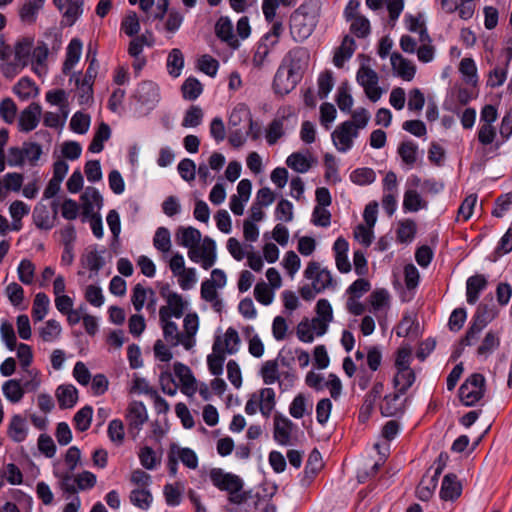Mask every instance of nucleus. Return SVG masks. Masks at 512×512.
<instances>
[{
	"label": "nucleus",
	"mask_w": 512,
	"mask_h": 512,
	"mask_svg": "<svg viewBox=\"0 0 512 512\" xmlns=\"http://www.w3.org/2000/svg\"><path fill=\"white\" fill-rule=\"evenodd\" d=\"M159 292L166 302L159 309V323L164 339L171 346H181L186 351L194 350L200 328L198 314L190 312L184 315L189 302L171 290L168 284L163 285Z\"/></svg>",
	"instance_id": "obj_1"
},
{
	"label": "nucleus",
	"mask_w": 512,
	"mask_h": 512,
	"mask_svg": "<svg viewBox=\"0 0 512 512\" xmlns=\"http://www.w3.org/2000/svg\"><path fill=\"white\" fill-rule=\"evenodd\" d=\"M308 53L303 49L291 51L279 65L272 83L275 94L285 96L295 89L308 68Z\"/></svg>",
	"instance_id": "obj_2"
},
{
	"label": "nucleus",
	"mask_w": 512,
	"mask_h": 512,
	"mask_svg": "<svg viewBox=\"0 0 512 512\" xmlns=\"http://www.w3.org/2000/svg\"><path fill=\"white\" fill-rule=\"evenodd\" d=\"M26 374L28 380L24 384L18 379H9L2 384V393L11 404L20 403L26 391H37L42 385V375L38 369L26 370Z\"/></svg>",
	"instance_id": "obj_3"
},
{
	"label": "nucleus",
	"mask_w": 512,
	"mask_h": 512,
	"mask_svg": "<svg viewBox=\"0 0 512 512\" xmlns=\"http://www.w3.org/2000/svg\"><path fill=\"white\" fill-rule=\"evenodd\" d=\"M311 3L301 5L291 16L290 32L296 41L307 39L316 27L315 11H310Z\"/></svg>",
	"instance_id": "obj_4"
},
{
	"label": "nucleus",
	"mask_w": 512,
	"mask_h": 512,
	"mask_svg": "<svg viewBox=\"0 0 512 512\" xmlns=\"http://www.w3.org/2000/svg\"><path fill=\"white\" fill-rule=\"evenodd\" d=\"M34 39L23 37L18 39L13 46V63H7L4 67V76L13 78L29 65Z\"/></svg>",
	"instance_id": "obj_5"
},
{
	"label": "nucleus",
	"mask_w": 512,
	"mask_h": 512,
	"mask_svg": "<svg viewBox=\"0 0 512 512\" xmlns=\"http://www.w3.org/2000/svg\"><path fill=\"white\" fill-rule=\"evenodd\" d=\"M226 248L236 261L246 258L247 266L251 270L255 272L263 270L264 262L262 256L254 251V247L251 244H243L238 239L231 237L227 240Z\"/></svg>",
	"instance_id": "obj_6"
},
{
	"label": "nucleus",
	"mask_w": 512,
	"mask_h": 512,
	"mask_svg": "<svg viewBox=\"0 0 512 512\" xmlns=\"http://www.w3.org/2000/svg\"><path fill=\"white\" fill-rule=\"evenodd\" d=\"M276 406V394L272 388H262L253 393L247 400L245 412L254 415L259 411L263 417L269 418Z\"/></svg>",
	"instance_id": "obj_7"
},
{
	"label": "nucleus",
	"mask_w": 512,
	"mask_h": 512,
	"mask_svg": "<svg viewBox=\"0 0 512 512\" xmlns=\"http://www.w3.org/2000/svg\"><path fill=\"white\" fill-rule=\"evenodd\" d=\"M485 392V378L480 373L470 375L459 388L460 401L468 407L479 402Z\"/></svg>",
	"instance_id": "obj_8"
},
{
	"label": "nucleus",
	"mask_w": 512,
	"mask_h": 512,
	"mask_svg": "<svg viewBox=\"0 0 512 512\" xmlns=\"http://www.w3.org/2000/svg\"><path fill=\"white\" fill-rule=\"evenodd\" d=\"M187 255L193 263L199 264L203 269L208 270L214 266L217 261L216 242L206 236L196 248L187 251Z\"/></svg>",
	"instance_id": "obj_9"
},
{
	"label": "nucleus",
	"mask_w": 512,
	"mask_h": 512,
	"mask_svg": "<svg viewBox=\"0 0 512 512\" xmlns=\"http://www.w3.org/2000/svg\"><path fill=\"white\" fill-rule=\"evenodd\" d=\"M356 80L370 101L377 102L381 98L382 89L378 86L379 77L372 68L361 65L356 73Z\"/></svg>",
	"instance_id": "obj_10"
},
{
	"label": "nucleus",
	"mask_w": 512,
	"mask_h": 512,
	"mask_svg": "<svg viewBox=\"0 0 512 512\" xmlns=\"http://www.w3.org/2000/svg\"><path fill=\"white\" fill-rule=\"evenodd\" d=\"M241 346V339L237 330L233 327L227 328L223 333L215 336L212 349L217 353L225 355L236 354Z\"/></svg>",
	"instance_id": "obj_11"
},
{
	"label": "nucleus",
	"mask_w": 512,
	"mask_h": 512,
	"mask_svg": "<svg viewBox=\"0 0 512 512\" xmlns=\"http://www.w3.org/2000/svg\"><path fill=\"white\" fill-rule=\"evenodd\" d=\"M320 266L317 262H310L304 270V282L300 295L304 300H312L319 293Z\"/></svg>",
	"instance_id": "obj_12"
},
{
	"label": "nucleus",
	"mask_w": 512,
	"mask_h": 512,
	"mask_svg": "<svg viewBox=\"0 0 512 512\" xmlns=\"http://www.w3.org/2000/svg\"><path fill=\"white\" fill-rule=\"evenodd\" d=\"M209 478L213 485L220 490L235 491L241 490L243 481L235 474L225 472L221 468H213L209 472Z\"/></svg>",
	"instance_id": "obj_13"
},
{
	"label": "nucleus",
	"mask_w": 512,
	"mask_h": 512,
	"mask_svg": "<svg viewBox=\"0 0 512 512\" xmlns=\"http://www.w3.org/2000/svg\"><path fill=\"white\" fill-rule=\"evenodd\" d=\"M294 428V423L287 416L275 413L273 418V437L278 444L283 446L289 445Z\"/></svg>",
	"instance_id": "obj_14"
},
{
	"label": "nucleus",
	"mask_w": 512,
	"mask_h": 512,
	"mask_svg": "<svg viewBox=\"0 0 512 512\" xmlns=\"http://www.w3.org/2000/svg\"><path fill=\"white\" fill-rule=\"evenodd\" d=\"M129 431L134 436L138 435L144 423L148 420V413L145 405L140 401L129 403L126 413Z\"/></svg>",
	"instance_id": "obj_15"
},
{
	"label": "nucleus",
	"mask_w": 512,
	"mask_h": 512,
	"mask_svg": "<svg viewBox=\"0 0 512 512\" xmlns=\"http://www.w3.org/2000/svg\"><path fill=\"white\" fill-rule=\"evenodd\" d=\"M357 135L354 124L351 121H345L332 133V141L338 151L346 152L352 147V140Z\"/></svg>",
	"instance_id": "obj_16"
},
{
	"label": "nucleus",
	"mask_w": 512,
	"mask_h": 512,
	"mask_svg": "<svg viewBox=\"0 0 512 512\" xmlns=\"http://www.w3.org/2000/svg\"><path fill=\"white\" fill-rule=\"evenodd\" d=\"M173 371L181 384V391L188 397H192L198 388L197 380L194 377L192 370L181 362L173 364Z\"/></svg>",
	"instance_id": "obj_17"
},
{
	"label": "nucleus",
	"mask_w": 512,
	"mask_h": 512,
	"mask_svg": "<svg viewBox=\"0 0 512 512\" xmlns=\"http://www.w3.org/2000/svg\"><path fill=\"white\" fill-rule=\"evenodd\" d=\"M317 316L313 319H304L297 326V336L302 342L310 343L320 335V300L315 305Z\"/></svg>",
	"instance_id": "obj_18"
},
{
	"label": "nucleus",
	"mask_w": 512,
	"mask_h": 512,
	"mask_svg": "<svg viewBox=\"0 0 512 512\" xmlns=\"http://www.w3.org/2000/svg\"><path fill=\"white\" fill-rule=\"evenodd\" d=\"M273 47L274 46L271 44V32H267L255 47L251 60L254 69L261 71L268 65V57Z\"/></svg>",
	"instance_id": "obj_19"
},
{
	"label": "nucleus",
	"mask_w": 512,
	"mask_h": 512,
	"mask_svg": "<svg viewBox=\"0 0 512 512\" xmlns=\"http://www.w3.org/2000/svg\"><path fill=\"white\" fill-rule=\"evenodd\" d=\"M41 114L42 109L38 103L29 104L19 115V130L26 133L34 130L39 124Z\"/></svg>",
	"instance_id": "obj_20"
},
{
	"label": "nucleus",
	"mask_w": 512,
	"mask_h": 512,
	"mask_svg": "<svg viewBox=\"0 0 512 512\" xmlns=\"http://www.w3.org/2000/svg\"><path fill=\"white\" fill-rule=\"evenodd\" d=\"M442 9L446 13L458 12V15L463 20H468L473 17L476 1L475 0H441Z\"/></svg>",
	"instance_id": "obj_21"
},
{
	"label": "nucleus",
	"mask_w": 512,
	"mask_h": 512,
	"mask_svg": "<svg viewBox=\"0 0 512 512\" xmlns=\"http://www.w3.org/2000/svg\"><path fill=\"white\" fill-rule=\"evenodd\" d=\"M462 490V483L457 475L448 473L443 477L439 495L443 501L453 502L461 496Z\"/></svg>",
	"instance_id": "obj_22"
},
{
	"label": "nucleus",
	"mask_w": 512,
	"mask_h": 512,
	"mask_svg": "<svg viewBox=\"0 0 512 512\" xmlns=\"http://www.w3.org/2000/svg\"><path fill=\"white\" fill-rule=\"evenodd\" d=\"M54 5L63 13L64 21L71 26L83 12V0H53Z\"/></svg>",
	"instance_id": "obj_23"
},
{
	"label": "nucleus",
	"mask_w": 512,
	"mask_h": 512,
	"mask_svg": "<svg viewBox=\"0 0 512 512\" xmlns=\"http://www.w3.org/2000/svg\"><path fill=\"white\" fill-rule=\"evenodd\" d=\"M175 237L177 243L188 251L196 248V246L203 240L201 232L192 226L179 227L176 231Z\"/></svg>",
	"instance_id": "obj_24"
},
{
	"label": "nucleus",
	"mask_w": 512,
	"mask_h": 512,
	"mask_svg": "<svg viewBox=\"0 0 512 512\" xmlns=\"http://www.w3.org/2000/svg\"><path fill=\"white\" fill-rule=\"evenodd\" d=\"M286 164L298 173H305L312 166H316L317 158L311 155L308 151H299L288 156Z\"/></svg>",
	"instance_id": "obj_25"
},
{
	"label": "nucleus",
	"mask_w": 512,
	"mask_h": 512,
	"mask_svg": "<svg viewBox=\"0 0 512 512\" xmlns=\"http://www.w3.org/2000/svg\"><path fill=\"white\" fill-rule=\"evenodd\" d=\"M404 282L406 290L401 294V300L402 302H409L414 298L420 282V274L415 265L407 264L404 267Z\"/></svg>",
	"instance_id": "obj_26"
},
{
	"label": "nucleus",
	"mask_w": 512,
	"mask_h": 512,
	"mask_svg": "<svg viewBox=\"0 0 512 512\" xmlns=\"http://www.w3.org/2000/svg\"><path fill=\"white\" fill-rule=\"evenodd\" d=\"M313 411V401L310 394L298 393L289 405V414L295 419L310 415Z\"/></svg>",
	"instance_id": "obj_27"
},
{
	"label": "nucleus",
	"mask_w": 512,
	"mask_h": 512,
	"mask_svg": "<svg viewBox=\"0 0 512 512\" xmlns=\"http://www.w3.org/2000/svg\"><path fill=\"white\" fill-rule=\"evenodd\" d=\"M391 66L397 76L405 81H411L416 73L415 65L401 54L394 52L390 56Z\"/></svg>",
	"instance_id": "obj_28"
},
{
	"label": "nucleus",
	"mask_w": 512,
	"mask_h": 512,
	"mask_svg": "<svg viewBox=\"0 0 512 512\" xmlns=\"http://www.w3.org/2000/svg\"><path fill=\"white\" fill-rule=\"evenodd\" d=\"M56 215V210L51 213L45 204L39 202L34 207L32 219L37 228L42 230H50L54 226Z\"/></svg>",
	"instance_id": "obj_29"
},
{
	"label": "nucleus",
	"mask_w": 512,
	"mask_h": 512,
	"mask_svg": "<svg viewBox=\"0 0 512 512\" xmlns=\"http://www.w3.org/2000/svg\"><path fill=\"white\" fill-rule=\"evenodd\" d=\"M488 285L487 278L483 274L470 276L466 281V300L470 305H474L480 296V293Z\"/></svg>",
	"instance_id": "obj_30"
},
{
	"label": "nucleus",
	"mask_w": 512,
	"mask_h": 512,
	"mask_svg": "<svg viewBox=\"0 0 512 512\" xmlns=\"http://www.w3.org/2000/svg\"><path fill=\"white\" fill-rule=\"evenodd\" d=\"M134 98L142 105H154L159 100L157 85L151 81L141 83L134 93Z\"/></svg>",
	"instance_id": "obj_31"
},
{
	"label": "nucleus",
	"mask_w": 512,
	"mask_h": 512,
	"mask_svg": "<svg viewBox=\"0 0 512 512\" xmlns=\"http://www.w3.org/2000/svg\"><path fill=\"white\" fill-rule=\"evenodd\" d=\"M48 53L49 49L47 44L41 42L38 43L36 46L33 45L29 64H31L33 71L38 76H43L47 72L46 62L48 58Z\"/></svg>",
	"instance_id": "obj_32"
},
{
	"label": "nucleus",
	"mask_w": 512,
	"mask_h": 512,
	"mask_svg": "<svg viewBox=\"0 0 512 512\" xmlns=\"http://www.w3.org/2000/svg\"><path fill=\"white\" fill-rule=\"evenodd\" d=\"M355 49V40L351 36L346 35L343 38L341 45L337 47L334 52L333 64L337 68H342L344 66V63L352 57Z\"/></svg>",
	"instance_id": "obj_33"
},
{
	"label": "nucleus",
	"mask_w": 512,
	"mask_h": 512,
	"mask_svg": "<svg viewBox=\"0 0 512 512\" xmlns=\"http://www.w3.org/2000/svg\"><path fill=\"white\" fill-rule=\"evenodd\" d=\"M404 394L400 392H395L392 394L386 395L381 404L380 411L383 416L392 417L396 416L403 412V400L402 396Z\"/></svg>",
	"instance_id": "obj_34"
},
{
	"label": "nucleus",
	"mask_w": 512,
	"mask_h": 512,
	"mask_svg": "<svg viewBox=\"0 0 512 512\" xmlns=\"http://www.w3.org/2000/svg\"><path fill=\"white\" fill-rule=\"evenodd\" d=\"M155 293L152 289L144 287L138 283L133 287L131 294V302L134 309L139 312L143 309L145 303L149 300L148 307L154 306Z\"/></svg>",
	"instance_id": "obj_35"
},
{
	"label": "nucleus",
	"mask_w": 512,
	"mask_h": 512,
	"mask_svg": "<svg viewBox=\"0 0 512 512\" xmlns=\"http://www.w3.org/2000/svg\"><path fill=\"white\" fill-rule=\"evenodd\" d=\"M216 35L232 48L239 47V40L233 33L232 22L227 17H221L215 25Z\"/></svg>",
	"instance_id": "obj_36"
},
{
	"label": "nucleus",
	"mask_w": 512,
	"mask_h": 512,
	"mask_svg": "<svg viewBox=\"0 0 512 512\" xmlns=\"http://www.w3.org/2000/svg\"><path fill=\"white\" fill-rule=\"evenodd\" d=\"M439 476H436L427 470L420 483L416 487V496L421 501H428L434 494L438 484Z\"/></svg>",
	"instance_id": "obj_37"
},
{
	"label": "nucleus",
	"mask_w": 512,
	"mask_h": 512,
	"mask_svg": "<svg viewBox=\"0 0 512 512\" xmlns=\"http://www.w3.org/2000/svg\"><path fill=\"white\" fill-rule=\"evenodd\" d=\"M348 248V242L342 237H339L333 245L336 266L341 273H347L351 270V264L347 257Z\"/></svg>",
	"instance_id": "obj_38"
},
{
	"label": "nucleus",
	"mask_w": 512,
	"mask_h": 512,
	"mask_svg": "<svg viewBox=\"0 0 512 512\" xmlns=\"http://www.w3.org/2000/svg\"><path fill=\"white\" fill-rule=\"evenodd\" d=\"M56 398L61 408H72L78 400V391L72 384L60 385L56 389Z\"/></svg>",
	"instance_id": "obj_39"
},
{
	"label": "nucleus",
	"mask_w": 512,
	"mask_h": 512,
	"mask_svg": "<svg viewBox=\"0 0 512 512\" xmlns=\"http://www.w3.org/2000/svg\"><path fill=\"white\" fill-rule=\"evenodd\" d=\"M397 153L407 168L411 169L418 160V145L411 140L403 141L399 144Z\"/></svg>",
	"instance_id": "obj_40"
},
{
	"label": "nucleus",
	"mask_w": 512,
	"mask_h": 512,
	"mask_svg": "<svg viewBox=\"0 0 512 512\" xmlns=\"http://www.w3.org/2000/svg\"><path fill=\"white\" fill-rule=\"evenodd\" d=\"M8 436L15 442H22L28 434V425L26 419L21 415H14L9 423Z\"/></svg>",
	"instance_id": "obj_41"
},
{
	"label": "nucleus",
	"mask_w": 512,
	"mask_h": 512,
	"mask_svg": "<svg viewBox=\"0 0 512 512\" xmlns=\"http://www.w3.org/2000/svg\"><path fill=\"white\" fill-rule=\"evenodd\" d=\"M81 264L96 275L105 264L103 252L96 248L87 249L81 257Z\"/></svg>",
	"instance_id": "obj_42"
},
{
	"label": "nucleus",
	"mask_w": 512,
	"mask_h": 512,
	"mask_svg": "<svg viewBox=\"0 0 512 512\" xmlns=\"http://www.w3.org/2000/svg\"><path fill=\"white\" fill-rule=\"evenodd\" d=\"M498 314V310L492 303H480L473 316L472 323L485 328Z\"/></svg>",
	"instance_id": "obj_43"
},
{
	"label": "nucleus",
	"mask_w": 512,
	"mask_h": 512,
	"mask_svg": "<svg viewBox=\"0 0 512 512\" xmlns=\"http://www.w3.org/2000/svg\"><path fill=\"white\" fill-rule=\"evenodd\" d=\"M82 53V42L74 38L70 41L67 51H66V59L63 64V72L65 74H69L73 69L75 64L78 63Z\"/></svg>",
	"instance_id": "obj_44"
},
{
	"label": "nucleus",
	"mask_w": 512,
	"mask_h": 512,
	"mask_svg": "<svg viewBox=\"0 0 512 512\" xmlns=\"http://www.w3.org/2000/svg\"><path fill=\"white\" fill-rule=\"evenodd\" d=\"M169 449L189 469H196L198 467V457L192 449L183 448L176 443H172Z\"/></svg>",
	"instance_id": "obj_45"
},
{
	"label": "nucleus",
	"mask_w": 512,
	"mask_h": 512,
	"mask_svg": "<svg viewBox=\"0 0 512 512\" xmlns=\"http://www.w3.org/2000/svg\"><path fill=\"white\" fill-rule=\"evenodd\" d=\"M415 379L416 376L412 368L399 369L393 378V385L397 392L405 394L413 385Z\"/></svg>",
	"instance_id": "obj_46"
},
{
	"label": "nucleus",
	"mask_w": 512,
	"mask_h": 512,
	"mask_svg": "<svg viewBox=\"0 0 512 512\" xmlns=\"http://www.w3.org/2000/svg\"><path fill=\"white\" fill-rule=\"evenodd\" d=\"M46 101L54 106L59 107V111L64 115V118L69 114L68 94L62 89L50 90L45 95Z\"/></svg>",
	"instance_id": "obj_47"
},
{
	"label": "nucleus",
	"mask_w": 512,
	"mask_h": 512,
	"mask_svg": "<svg viewBox=\"0 0 512 512\" xmlns=\"http://www.w3.org/2000/svg\"><path fill=\"white\" fill-rule=\"evenodd\" d=\"M39 336L44 342H55L62 333L60 323L54 319L46 321L38 330Z\"/></svg>",
	"instance_id": "obj_48"
},
{
	"label": "nucleus",
	"mask_w": 512,
	"mask_h": 512,
	"mask_svg": "<svg viewBox=\"0 0 512 512\" xmlns=\"http://www.w3.org/2000/svg\"><path fill=\"white\" fill-rule=\"evenodd\" d=\"M500 345V337L495 331H488L477 348V356L487 358Z\"/></svg>",
	"instance_id": "obj_49"
},
{
	"label": "nucleus",
	"mask_w": 512,
	"mask_h": 512,
	"mask_svg": "<svg viewBox=\"0 0 512 512\" xmlns=\"http://www.w3.org/2000/svg\"><path fill=\"white\" fill-rule=\"evenodd\" d=\"M13 92L23 101L34 98L38 95V88L33 81L24 77L13 87Z\"/></svg>",
	"instance_id": "obj_50"
},
{
	"label": "nucleus",
	"mask_w": 512,
	"mask_h": 512,
	"mask_svg": "<svg viewBox=\"0 0 512 512\" xmlns=\"http://www.w3.org/2000/svg\"><path fill=\"white\" fill-rule=\"evenodd\" d=\"M44 3L45 0H27L19 12L21 20L25 23H33Z\"/></svg>",
	"instance_id": "obj_51"
},
{
	"label": "nucleus",
	"mask_w": 512,
	"mask_h": 512,
	"mask_svg": "<svg viewBox=\"0 0 512 512\" xmlns=\"http://www.w3.org/2000/svg\"><path fill=\"white\" fill-rule=\"evenodd\" d=\"M335 101L338 108L345 113L351 111L353 105V97L350 93L349 84L347 81L342 82L337 88Z\"/></svg>",
	"instance_id": "obj_52"
},
{
	"label": "nucleus",
	"mask_w": 512,
	"mask_h": 512,
	"mask_svg": "<svg viewBox=\"0 0 512 512\" xmlns=\"http://www.w3.org/2000/svg\"><path fill=\"white\" fill-rule=\"evenodd\" d=\"M275 291L276 290L266 282L260 281L255 285L254 297L260 304L269 306L274 301Z\"/></svg>",
	"instance_id": "obj_53"
},
{
	"label": "nucleus",
	"mask_w": 512,
	"mask_h": 512,
	"mask_svg": "<svg viewBox=\"0 0 512 512\" xmlns=\"http://www.w3.org/2000/svg\"><path fill=\"white\" fill-rule=\"evenodd\" d=\"M50 300L44 293H37L32 307V317L34 321H42L48 313Z\"/></svg>",
	"instance_id": "obj_54"
},
{
	"label": "nucleus",
	"mask_w": 512,
	"mask_h": 512,
	"mask_svg": "<svg viewBox=\"0 0 512 512\" xmlns=\"http://www.w3.org/2000/svg\"><path fill=\"white\" fill-rule=\"evenodd\" d=\"M153 246L161 253H168L171 250V234L165 227H159L153 237Z\"/></svg>",
	"instance_id": "obj_55"
},
{
	"label": "nucleus",
	"mask_w": 512,
	"mask_h": 512,
	"mask_svg": "<svg viewBox=\"0 0 512 512\" xmlns=\"http://www.w3.org/2000/svg\"><path fill=\"white\" fill-rule=\"evenodd\" d=\"M427 204L423 201L420 194L416 190H407L404 193L403 209L409 212H417L422 208H426Z\"/></svg>",
	"instance_id": "obj_56"
},
{
	"label": "nucleus",
	"mask_w": 512,
	"mask_h": 512,
	"mask_svg": "<svg viewBox=\"0 0 512 512\" xmlns=\"http://www.w3.org/2000/svg\"><path fill=\"white\" fill-rule=\"evenodd\" d=\"M260 375L265 384L271 385L279 380V365L276 360H268L263 363L260 369Z\"/></svg>",
	"instance_id": "obj_57"
},
{
	"label": "nucleus",
	"mask_w": 512,
	"mask_h": 512,
	"mask_svg": "<svg viewBox=\"0 0 512 512\" xmlns=\"http://www.w3.org/2000/svg\"><path fill=\"white\" fill-rule=\"evenodd\" d=\"M241 123H246L250 129L253 127L251 113L244 105H239L234 108L229 118V124L232 127H237Z\"/></svg>",
	"instance_id": "obj_58"
},
{
	"label": "nucleus",
	"mask_w": 512,
	"mask_h": 512,
	"mask_svg": "<svg viewBox=\"0 0 512 512\" xmlns=\"http://www.w3.org/2000/svg\"><path fill=\"white\" fill-rule=\"evenodd\" d=\"M350 180L360 186L369 185L376 180V173L369 167L357 168L351 172Z\"/></svg>",
	"instance_id": "obj_59"
},
{
	"label": "nucleus",
	"mask_w": 512,
	"mask_h": 512,
	"mask_svg": "<svg viewBox=\"0 0 512 512\" xmlns=\"http://www.w3.org/2000/svg\"><path fill=\"white\" fill-rule=\"evenodd\" d=\"M109 440L116 446H121L125 440L124 424L119 419H113L109 422L107 428Z\"/></svg>",
	"instance_id": "obj_60"
},
{
	"label": "nucleus",
	"mask_w": 512,
	"mask_h": 512,
	"mask_svg": "<svg viewBox=\"0 0 512 512\" xmlns=\"http://www.w3.org/2000/svg\"><path fill=\"white\" fill-rule=\"evenodd\" d=\"M29 212H30V207L23 201L16 200L10 204L9 214H10L11 218L13 219V229L14 230L20 229L21 219L24 216L28 215Z\"/></svg>",
	"instance_id": "obj_61"
},
{
	"label": "nucleus",
	"mask_w": 512,
	"mask_h": 512,
	"mask_svg": "<svg viewBox=\"0 0 512 512\" xmlns=\"http://www.w3.org/2000/svg\"><path fill=\"white\" fill-rule=\"evenodd\" d=\"M111 130L105 123H101L89 146L92 153H99L103 150V143L110 138Z\"/></svg>",
	"instance_id": "obj_62"
},
{
	"label": "nucleus",
	"mask_w": 512,
	"mask_h": 512,
	"mask_svg": "<svg viewBox=\"0 0 512 512\" xmlns=\"http://www.w3.org/2000/svg\"><path fill=\"white\" fill-rule=\"evenodd\" d=\"M175 277L179 287L184 291L191 290L198 282L197 271L193 267H187Z\"/></svg>",
	"instance_id": "obj_63"
},
{
	"label": "nucleus",
	"mask_w": 512,
	"mask_h": 512,
	"mask_svg": "<svg viewBox=\"0 0 512 512\" xmlns=\"http://www.w3.org/2000/svg\"><path fill=\"white\" fill-rule=\"evenodd\" d=\"M130 501L140 509L146 510L152 503V495L147 488H135L131 491Z\"/></svg>",
	"instance_id": "obj_64"
}]
</instances>
